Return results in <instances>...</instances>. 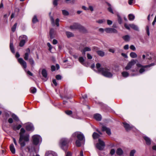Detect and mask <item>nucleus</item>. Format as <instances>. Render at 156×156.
<instances>
[{"mask_svg": "<svg viewBox=\"0 0 156 156\" xmlns=\"http://www.w3.org/2000/svg\"><path fill=\"white\" fill-rule=\"evenodd\" d=\"M69 140L66 138H62L60 139L59 142V146L64 151H66L68 148Z\"/></svg>", "mask_w": 156, "mask_h": 156, "instance_id": "obj_1", "label": "nucleus"}, {"mask_svg": "<svg viewBox=\"0 0 156 156\" xmlns=\"http://www.w3.org/2000/svg\"><path fill=\"white\" fill-rule=\"evenodd\" d=\"M99 70L102 72V75L107 77H111L112 76V74L110 72L109 69L105 68L104 69H100Z\"/></svg>", "mask_w": 156, "mask_h": 156, "instance_id": "obj_2", "label": "nucleus"}, {"mask_svg": "<svg viewBox=\"0 0 156 156\" xmlns=\"http://www.w3.org/2000/svg\"><path fill=\"white\" fill-rule=\"evenodd\" d=\"M33 142L35 145H40L42 142V138L38 135H34L32 136Z\"/></svg>", "mask_w": 156, "mask_h": 156, "instance_id": "obj_3", "label": "nucleus"}, {"mask_svg": "<svg viewBox=\"0 0 156 156\" xmlns=\"http://www.w3.org/2000/svg\"><path fill=\"white\" fill-rule=\"evenodd\" d=\"M72 137L76 138V137L80 140L85 141L84 136L83 134L79 132H76L73 133Z\"/></svg>", "mask_w": 156, "mask_h": 156, "instance_id": "obj_4", "label": "nucleus"}, {"mask_svg": "<svg viewBox=\"0 0 156 156\" xmlns=\"http://www.w3.org/2000/svg\"><path fill=\"white\" fill-rule=\"evenodd\" d=\"M154 63H152L150 65L143 66L140 64H136L137 66L138 67H141V68L139 70L140 73L141 74L142 73L144 72L147 70L146 69L147 67H149L151 66H154Z\"/></svg>", "mask_w": 156, "mask_h": 156, "instance_id": "obj_5", "label": "nucleus"}, {"mask_svg": "<svg viewBox=\"0 0 156 156\" xmlns=\"http://www.w3.org/2000/svg\"><path fill=\"white\" fill-rule=\"evenodd\" d=\"M105 144L104 141L99 139L98 142L96 144V147L100 150H102L105 148Z\"/></svg>", "mask_w": 156, "mask_h": 156, "instance_id": "obj_6", "label": "nucleus"}, {"mask_svg": "<svg viewBox=\"0 0 156 156\" xmlns=\"http://www.w3.org/2000/svg\"><path fill=\"white\" fill-rule=\"evenodd\" d=\"M136 60L133 59H132L128 63L127 66L125 68V69L127 70L130 69L136 63Z\"/></svg>", "mask_w": 156, "mask_h": 156, "instance_id": "obj_7", "label": "nucleus"}, {"mask_svg": "<svg viewBox=\"0 0 156 156\" xmlns=\"http://www.w3.org/2000/svg\"><path fill=\"white\" fill-rule=\"evenodd\" d=\"M18 61L21 66L25 69V71H26L25 69L27 67L26 62L21 58H18Z\"/></svg>", "mask_w": 156, "mask_h": 156, "instance_id": "obj_8", "label": "nucleus"}, {"mask_svg": "<svg viewBox=\"0 0 156 156\" xmlns=\"http://www.w3.org/2000/svg\"><path fill=\"white\" fill-rule=\"evenodd\" d=\"M104 30L108 33H117V30L116 29L113 28H107L105 29Z\"/></svg>", "mask_w": 156, "mask_h": 156, "instance_id": "obj_9", "label": "nucleus"}, {"mask_svg": "<svg viewBox=\"0 0 156 156\" xmlns=\"http://www.w3.org/2000/svg\"><path fill=\"white\" fill-rule=\"evenodd\" d=\"M26 129L28 131H33L34 130V128L32 124L28 123L26 124Z\"/></svg>", "mask_w": 156, "mask_h": 156, "instance_id": "obj_10", "label": "nucleus"}, {"mask_svg": "<svg viewBox=\"0 0 156 156\" xmlns=\"http://www.w3.org/2000/svg\"><path fill=\"white\" fill-rule=\"evenodd\" d=\"M102 130L103 131H105L108 135H110L111 134L110 129L105 126L102 127Z\"/></svg>", "mask_w": 156, "mask_h": 156, "instance_id": "obj_11", "label": "nucleus"}, {"mask_svg": "<svg viewBox=\"0 0 156 156\" xmlns=\"http://www.w3.org/2000/svg\"><path fill=\"white\" fill-rule=\"evenodd\" d=\"M27 52L24 55V58L25 60H28L29 56L30 53V50L29 48H28L26 50Z\"/></svg>", "mask_w": 156, "mask_h": 156, "instance_id": "obj_12", "label": "nucleus"}, {"mask_svg": "<svg viewBox=\"0 0 156 156\" xmlns=\"http://www.w3.org/2000/svg\"><path fill=\"white\" fill-rule=\"evenodd\" d=\"M45 156H57V154L54 152L49 151L46 152L45 154Z\"/></svg>", "mask_w": 156, "mask_h": 156, "instance_id": "obj_13", "label": "nucleus"}, {"mask_svg": "<svg viewBox=\"0 0 156 156\" xmlns=\"http://www.w3.org/2000/svg\"><path fill=\"white\" fill-rule=\"evenodd\" d=\"M80 25L78 23H74L70 27V29L72 30L76 29L79 28Z\"/></svg>", "mask_w": 156, "mask_h": 156, "instance_id": "obj_14", "label": "nucleus"}, {"mask_svg": "<svg viewBox=\"0 0 156 156\" xmlns=\"http://www.w3.org/2000/svg\"><path fill=\"white\" fill-rule=\"evenodd\" d=\"M123 124L124 125V127L127 131L133 128V126H130L129 124L127 123L123 122Z\"/></svg>", "mask_w": 156, "mask_h": 156, "instance_id": "obj_15", "label": "nucleus"}, {"mask_svg": "<svg viewBox=\"0 0 156 156\" xmlns=\"http://www.w3.org/2000/svg\"><path fill=\"white\" fill-rule=\"evenodd\" d=\"M50 37L51 39L54 38L55 37V33L54 30L51 29L50 30L49 33Z\"/></svg>", "mask_w": 156, "mask_h": 156, "instance_id": "obj_16", "label": "nucleus"}, {"mask_svg": "<svg viewBox=\"0 0 156 156\" xmlns=\"http://www.w3.org/2000/svg\"><path fill=\"white\" fill-rule=\"evenodd\" d=\"M91 50V48L89 47H85L83 50H81V51L83 55H85V52L87 51H90Z\"/></svg>", "mask_w": 156, "mask_h": 156, "instance_id": "obj_17", "label": "nucleus"}, {"mask_svg": "<svg viewBox=\"0 0 156 156\" xmlns=\"http://www.w3.org/2000/svg\"><path fill=\"white\" fill-rule=\"evenodd\" d=\"M143 138L145 140L147 145H149L151 144V140L147 136H144Z\"/></svg>", "mask_w": 156, "mask_h": 156, "instance_id": "obj_18", "label": "nucleus"}, {"mask_svg": "<svg viewBox=\"0 0 156 156\" xmlns=\"http://www.w3.org/2000/svg\"><path fill=\"white\" fill-rule=\"evenodd\" d=\"M10 48L11 51L12 53H15V50L13 45V40L11 39L10 44Z\"/></svg>", "mask_w": 156, "mask_h": 156, "instance_id": "obj_19", "label": "nucleus"}, {"mask_svg": "<svg viewBox=\"0 0 156 156\" xmlns=\"http://www.w3.org/2000/svg\"><path fill=\"white\" fill-rule=\"evenodd\" d=\"M94 118L97 120L100 121L101 119V115L99 114H96L94 115Z\"/></svg>", "mask_w": 156, "mask_h": 156, "instance_id": "obj_20", "label": "nucleus"}, {"mask_svg": "<svg viewBox=\"0 0 156 156\" xmlns=\"http://www.w3.org/2000/svg\"><path fill=\"white\" fill-rule=\"evenodd\" d=\"M129 26L133 30L137 31H139V28L136 25L133 24H129Z\"/></svg>", "mask_w": 156, "mask_h": 156, "instance_id": "obj_21", "label": "nucleus"}, {"mask_svg": "<svg viewBox=\"0 0 156 156\" xmlns=\"http://www.w3.org/2000/svg\"><path fill=\"white\" fill-rule=\"evenodd\" d=\"M79 62L82 65L84 66H86V64L84 62V59L83 57H80L79 58Z\"/></svg>", "mask_w": 156, "mask_h": 156, "instance_id": "obj_22", "label": "nucleus"}, {"mask_svg": "<svg viewBox=\"0 0 156 156\" xmlns=\"http://www.w3.org/2000/svg\"><path fill=\"white\" fill-rule=\"evenodd\" d=\"M116 154L119 156L122 155L123 154V151L121 148H118L116 151Z\"/></svg>", "mask_w": 156, "mask_h": 156, "instance_id": "obj_23", "label": "nucleus"}, {"mask_svg": "<svg viewBox=\"0 0 156 156\" xmlns=\"http://www.w3.org/2000/svg\"><path fill=\"white\" fill-rule=\"evenodd\" d=\"M29 135L28 134H26L23 135L22 140H23L25 141H28L29 140Z\"/></svg>", "mask_w": 156, "mask_h": 156, "instance_id": "obj_24", "label": "nucleus"}, {"mask_svg": "<svg viewBox=\"0 0 156 156\" xmlns=\"http://www.w3.org/2000/svg\"><path fill=\"white\" fill-rule=\"evenodd\" d=\"M10 149L11 151L13 154H14L15 153V149L13 144L10 145Z\"/></svg>", "mask_w": 156, "mask_h": 156, "instance_id": "obj_25", "label": "nucleus"}, {"mask_svg": "<svg viewBox=\"0 0 156 156\" xmlns=\"http://www.w3.org/2000/svg\"><path fill=\"white\" fill-rule=\"evenodd\" d=\"M19 39L26 42L27 41V37L25 35H23L20 37Z\"/></svg>", "mask_w": 156, "mask_h": 156, "instance_id": "obj_26", "label": "nucleus"}, {"mask_svg": "<svg viewBox=\"0 0 156 156\" xmlns=\"http://www.w3.org/2000/svg\"><path fill=\"white\" fill-rule=\"evenodd\" d=\"M97 54L99 56L103 57L105 55V53L104 51L101 50L97 51Z\"/></svg>", "mask_w": 156, "mask_h": 156, "instance_id": "obj_27", "label": "nucleus"}, {"mask_svg": "<svg viewBox=\"0 0 156 156\" xmlns=\"http://www.w3.org/2000/svg\"><path fill=\"white\" fill-rule=\"evenodd\" d=\"M25 132V130L23 128H22L20 129V139L23 137V135H24V133Z\"/></svg>", "mask_w": 156, "mask_h": 156, "instance_id": "obj_28", "label": "nucleus"}, {"mask_svg": "<svg viewBox=\"0 0 156 156\" xmlns=\"http://www.w3.org/2000/svg\"><path fill=\"white\" fill-rule=\"evenodd\" d=\"M22 138H23V137H22L20 139V137L19 141V143L20 144L21 146L22 147H24L25 145V143L24 142H22V141L23 140Z\"/></svg>", "mask_w": 156, "mask_h": 156, "instance_id": "obj_29", "label": "nucleus"}, {"mask_svg": "<svg viewBox=\"0 0 156 156\" xmlns=\"http://www.w3.org/2000/svg\"><path fill=\"white\" fill-rule=\"evenodd\" d=\"M42 74L44 78H47V71L45 69H42Z\"/></svg>", "mask_w": 156, "mask_h": 156, "instance_id": "obj_30", "label": "nucleus"}, {"mask_svg": "<svg viewBox=\"0 0 156 156\" xmlns=\"http://www.w3.org/2000/svg\"><path fill=\"white\" fill-rule=\"evenodd\" d=\"M122 38L125 41H129L130 39V37L128 35H126L122 37Z\"/></svg>", "mask_w": 156, "mask_h": 156, "instance_id": "obj_31", "label": "nucleus"}, {"mask_svg": "<svg viewBox=\"0 0 156 156\" xmlns=\"http://www.w3.org/2000/svg\"><path fill=\"white\" fill-rule=\"evenodd\" d=\"M130 56L133 58H134L137 57V54L134 52H131L130 54Z\"/></svg>", "mask_w": 156, "mask_h": 156, "instance_id": "obj_32", "label": "nucleus"}, {"mask_svg": "<svg viewBox=\"0 0 156 156\" xmlns=\"http://www.w3.org/2000/svg\"><path fill=\"white\" fill-rule=\"evenodd\" d=\"M122 76L125 77H127L129 76V73L126 71H124L122 73Z\"/></svg>", "mask_w": 156, "mask_h": 156, "instance_id": "obj_33", "label": "nucleus"}, {"mask_svg": "<svg viewBox=\"0 0 156 156\" xmlns=\"http://www.w3.org/2000/svg\"><path fill=\"white\" fill-rule=\"evenodd\" d=\"M66 34L67 37L68 38L73 37V34L69 32L66 31Z\"/></svg>", "mask_w": 156, "mask_h": 156, "instance_id": "obj_34", "label": "nucleus"}, {"mask_svg": "<svg viewBox=\"0 0 156 156\" xmlns=\"http://www.w3.org/2000/svg\"><path fill=\"white\" fill-rule=\"evenodd\" d=\"M129 20L132 21L134 20L135 18V16L134 15L132 14H129Z\"/></svg>", "mask_w": 156, "mask_h": 156, "instance_id": "obj_35", "label": "nucleus"}, {"mask_svg": "<svg viewBox=\"0 0 156 156\" xmlns=\"http://www.w3.org/2000/svg\"><path fill=\"white\" fill-rule=\"evenodd\" d=\"M29 61L30 65L33 66L34 65V62L33 58H31L29 59Z\"/></svg>", "mask_w": 156, "mask_h": 156, "instance_id": "obj_36", "label": "nucleus"}, {"mask_svg": "<svg viewBox=\"0 0 156 156\" xmlns=\"http://www.w3.org/2000/svg\"><path fill=\"white\" fill-rule=\"evenodd\" d=\"M92 136L94 139H96L99 137L100 135L97 133L94 132L92 135Z\"/></svg>", "mask_w": 156, "mask_h": 156, "instance_id": "obj_37", "label": "nucleus"}, {"mask_svg": "<svg viewBox=\"0 0 156 156\" xmlns=\"http://www.w3.org/2000/svg\"><path fill=\"white\" fill-rule=\"evenodd\" d=\"M82 140H76V145L77 147H80L81 146V141Z\"/></svg>", "mask_w": 156, "mask_h": 156, "instance_id": "obj_38", "label": "nucleus"}, {"mask_svg": "<svg viewBox=\"0 0 156 156\" xmlns=\"http://www.w3.org/2000/svg\"><path fill=\"white\" fill-rule=\"evenodd\" d=\"M21 127V125L20 124H19L17 126H14L13 127V129L14 130H19Z\"/></svg>", "mask_w": 156, "mask_h": 156, "instance_id": "obj_39", "label": "nucleus"}, {"mask_svg": "<svg viewBox=\"0 0 156 156\" xmlns=\"http://www.w3.org/2000/svg\"><path fill=\"white\" fill-rule=\"evenodd\" d=\"M108 5L109 6V7L108 9V10L111 13H113V11L112 8L111 7V5L110 4L108 3Z\"/></svg>", "mask_w": 156, "mask_h": 156, "instance_id": "obj_40", "label": "nucleus"}, {"mask_svg": "<svg viewBox=\"0 0 156 156\" xmlns=\"http://www.w3.org/2000/svg\"><path fill=\"white\" fill-rule=\"evenodd\" d=\"M62 12L63 15L64 16H68L69 15V12L66 10H63Z\"/></svg>", "mask_w": 156, "mask_h": 156, "instance_id": "obj_41", "label": "nucleus"}, {"mask_svg": "<svg viewBox=\"0 0 156 156\" xmlns=\"http://www.w3.org/2000/svg\"><path fill=\"white\" fill-rule=\"evenodd\" d=\"M38 20L37 19L36 16H34L32 19V22L34 23H35L38 22Z\"/></svg>", "mask_w": 156, "mask_h": 156, "instance_id": "obj_42", "label": "nucleus"}, {"mask_svg": "<svg viewBox=\"0 0 156 156\" xmlns=\"http://www.w3.org/2000/svg\"><path fill=\"white\" fill-rule=\"evenodd\" d=\"M30 90L31 92L33 94L35 93L37 91V89L35 87H31Z\"/></svg>", "mask_w": 156, "mask_h": 156, "instance_id": "obj_43", "label": "nucleus"}, {"mask_svg": "<svg viewBox=\"0 0 156 156\" xmlns=\"http://www.w3.org/2000/svg\"><path fill=\"white\" fill-rule=\"evenodd\" d=\"M136 152V151L135 150H131L129 154V156H134V154Z\"/></svg>", "mask_w": 156, "mask_h": 156, "instance_id": "obj_44", "label": "nucleus"}, {"mask_svg": "<svg viewBox=\"0 0 156 156\" xmlns=\"http://www.w3.org/2000/svg\"><path fill=\"white\" fill-rule=\"evenodd\" d=\"M12 117L14 120L16 121H18L19 120L17 116L16 115L14 114L12 115Z\"/></svg>", "mask_w": 156, "mask_h": 156, "instance_id": "obj_45", "label": "nucleus"}, {"mask_svg": "<svg viewBox=\"0 0 156 156\" xmlns=\"http://www.w3.org/2000/svg\"><path fill=\"white\" fill-rule=\"evenodd\" d=\"M17 26V23H16L12 27V30L13 32H14L15 31Z\"/></svg>", "mask_w": 156, "mask_h": 156, "instance_id": "obj_46", "label": "nucleus"}, {"mask_svg": "<svg viewBox=\"0 0 156 156\" xmlns=\"http://www.w3.org/2000/svg\"><path fill=\"white\" fill-rule=\"evenodd\" d=\"M117 16L118 22L119 24H121L122 23V19L119 15H117Z\"/></svg>", "mask_w": 156, "mask_h": 156, "instance_id": "obj_47", "label": "nucleus"}, {"mask_svg": "<svg viewBox=\"0 0 156 156\" xmlns=\"http://www.w3.org/2000/svg\"><path fill=\"white\" fill-rule=\"evenodd\" d=\"M25 42L24 41H23L20 40V41L19 44V45L20 47H23L25 43Z\"/></svg>", "mask_w": 156, "mask_h": 156, "instance_id": "obj_48", "label": "nucleus"}, {"mask_svg": "<svg viewBox=\"0 0 156 156\" xmlns=\"http://www.w3.org/2000/svg\"><path fill=\"white\" fill-rule=\"evenodd\" d=\"M96 66L97 68L98 69V71L99 72H100V71L99 70V69H104V68H100L101 65L100 64H99V63H97L96 64Z\"/></svg>", "mask_w": 156, "mask_h": 156, "instance_id": "obj_49", "label": "nucleus"}, {"mask_svg": "<svg viewBox=\"0 0 156 156\" xmlns=\"http://www.w3.org/2000/svg\"><path fill=\"white\" fill-rule=\"evenodd\" d=\"M48 46L49 47L48 50L50 51H51V50L52 49V46L49 43H48L47 44Z\"/></svg>", "mask_w": 156, "mask_h": 156, "instance_id": "obj_50", "label": "nucleus"}, {"mask_svg": "<svg viewBox=\"0 0 156 156\" xmlns=\"http://www.w3.org/2000/svg\"><path fill=\"white\" fill-rule=\"evenodd\" d=\"M65 113L68 115H72V112L70 110H67L65 111Z\"/></svg>", "mask_w": 156, "mask_h": 156, "instance_id": "obj_51", "label": "nucleus"}, {"mask_svg": "<svg viewBox=\"0 0 156 156\" xmlns=\"http://www.w3.org/2000/svg\"><path fill=\"white\" fill-rule=\"evenodd\" d=\"M105 19L100 20L96 21V22L98 23H102L103 22H105Z\"/></svg>", "mask_w": 156, "mask_h": 156, "instance_id": "obj_52", "label": "nucleus"}, {"mask_svg": "<svg viewBox=\"0 0 156 156\" xmlns=\"http://www.w3.org/2000/svg\"><path fill=\"white\" fill-rule=\"evenodd\" d=\"M146 31L147 33V34L148 36H149L150 35V32L149 30V27L148 26H147L146 27Z\"/></svg>", "mask_w": 156, "mask_h": 156, "instance_id": "obj_53", "label": "nucleus"}, {"mask_svg": "<svg viewBox=\"0 0 156 156\" xmlns=\"http://www.w3.org/2000/svg\"><path fill=\"white\" fill-rule=\"evenodd\" d=\"M50 20H51L52 24L53 25H55V21H54V20L53 18L51 16L50 17Z\"/></svg>", "mask_w": 156, "mask_h": 156, "instance_id": "obj_54", "label": "nucleus"}, {"mask_svg": "<svg viewBox=\"0 0 156 156\" xmlns=\"http://www.w3.org/2000/svg\"><path fill=\"white\" fill-rule=\"evenodd\" d=\"M115 152V150L114 149H112L110 151V154L111 155H113Z\"/></svg>", "mask_w": 156, "mask_h": 156, "instance_id": "obj_55", "label": "nucleus"}, {"mask_svg": "<svg viewBox=\"0 0 156 156\" xmlns=\"http://www.w3.org/2000/svg\"><path fill=\"white\" fill-rule=\"evenodd\" d=\"M59 20L58 19H57L55 20V24L57 27L59 26Z\"/></svg>", "mask_w": 156, "mask_h": 156, "instance_id": "obj_56", "label": "nucleus"}, {"mask_svg": "<svg viewBox=\"0 0 156 156\" xmlns=\"http://www.w3.org/2000/svg\"><path fill=\"white\" fill-rule=\"evenodd\" d=\"M56 78L58 80H60L62 78L61 76L59 75H57L56 76Z\"/></svg>", "mask_w": 156, "mask_h": 156, "instance_id": "obj_57", "label": "nucleus"}, {"mask_svg": "<svg viewBox=\"0 0 156 156\" xmlns=\"http://www.w3.org/2000/svg\"><path fill=\"white\" fill-rule=\"evenodd\" d=\"M87 57L88 59H91L92 58V56L89 53L87 54Z\"/></svg>", "mask_w": 156, "mask_h": 156, "instance_id": "obj_58", "label": "nucleus"}, {"mask_svg": "<svg viewBox=\"0 0 156 156\" xmlns=\"http://www.w3.org/2000/svg\"><path fill=\"white\" fill-rule=\"evenodd\" d=\"M130 49L133 51L136 50V48L133 45H131L130 47Z\"/></svg>", "mask_w": 156, "mask_h": 156, "instance_id": "obj_59", "label": "nucleus"}, {"mask_svg": "<svg viewBox=\"0 0 156 156\" xmlns=\"http://www.w3.org/2000/svg\"><path fill=\"white\" fill-rule=\"evenodd\" d=\"M58 0H54L53 4L55 6H57L58 5L57 2Z\"/></svg>", "mask_w": 156, "mask_h": 156, "instance_id": "obj_60", "label": "nucleus"}, {"mask_svg": "<svg viewBox=\"0 0 156 156\" xmlns=\"http://www.w3.org/2000/svg\"><path fill=\"white\" fill-rule=\"evenodd\" d=\"M124 26H125V27L127 29H128V30L130 29V27L129 26V25H128L126 24H125L124 25Z\"/></svg>", "mask_w": 156, "mask_h": 156, "instance_id": "obj_61", "label": "nucleus"}, {"mask_svg": "<svg viewBox=\"0 0 156 156\" xmlns=\"http://www.w3.org/2000/svg\"><path fill=\"white\" fill-rule=\"evenodd\" d=\"M107 24L108 25H111L112 23V21L110 20H107Z\"/></svg>", "mask_w": 156, "mask_h": 156, "instance_id": "obj_62", "label": "nucleus"}, {"mask_svg": "<svg viewBox=\"0 0 156 156\" xmlns=\"http://www.w3.org/2000/svg\"><path fill=\"white\" fill-rule=\"evenodd\" d=\"M58 43V41L56 39H53L52 41V43L54 44H56Z\"/></svg>", "mask_w": 156, "mask_h": 156, "instance_id": "obj_63", "label": "nucleus"}, {"mask_svg": "<svg viewBox=\"0 0 156 156\" xmlns=\"http://www.w3.org/2000/svg\"><path fill=\"white\" fill-rule=\"evenodd\" d=\"M129 45L126 44L124 46L123 48L125 50H128L129 49Z\"/></svg>", "mask_w": 156, "mask_h": 156, "instance_id": "obj_64", "label": "nucleus"}]
</instances>
